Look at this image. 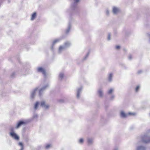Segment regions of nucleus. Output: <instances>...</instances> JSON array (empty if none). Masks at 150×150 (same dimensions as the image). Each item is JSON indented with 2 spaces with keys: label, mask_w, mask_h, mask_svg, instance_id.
Returning a JSON list of instances; mask_svg holds the SVG:
<instances>
[{
  "label": "nucleus",
  "mask_w": 150,
  "mask_h": 150,
  "mask_svg": "<svg viewBox=\"0 0 150 150\" xmlns=\"http://www.w3.org/2000/svg\"><path fill=\"white\" fill-rule=\"evenodd\" d=\"M66 48L65 47H64L63 45L60 46L58 50V52L59 53H60L61 52L64 50Z\"/></svg>",
  "instance_id": "obj_14"
},
{
  "label": "nucleus",
  "mask_w": 150,
  "mask_h": 150,
  "mask_svg": "<svg viewBox=\"0 0 150 150\" xmlns=\"http://www.w3.org/2000/svg\"><path fill=\"white\" fill-rule=\"evenodd\" d=\"M128 114L129 115H134V113H131V112L129 113Z\"/></svg>",
  "instance_id": "obj_41"
},
{
  "label": "nucleus",
  "mask_w": 150,
  "mask_h": 150,
  "mask_svg": "<svg viewBox=\"0 0 150 150\" xmlns=\"http://www.w3.org/2000/svg\"><path fill=\"white\" fill-rule=\"evenodd\" d=\"M62 40L61 38H59L55 40L53 42V45H54L56 43L59 42Z\"/></svg>",
  "instance_id": "obj_21"
},
{
  "label": "nucleus",
  "mask_w": 150,
  "mask_h": 150,
  "mask_svg": "<svg viewBox=\"0 0 150 150\" xmlns=\"http://www.w3.org/2000/svg\"><path fill=\"white\" fill-rule=\"evenodd\" d=\"M114 97H115V96L114 95H112L111 97V100L113 98H114Z\"/></svg>",
  "instance_id": "obj_38"
},
{
  "label": "nucleus",
  "mask_w": 150,
  "mask_h": 150,
  "mask_svg": "<svg viewBox=\"0 0 150 150\" xmlns=\"http://www.w3.org/2000/svg\"><path fill=\"white\" fill-rule=\"evenodd\" d=\"M10 132H9V134H11V133H13L15 132V128H14L13 127H11L9 129Z\"/></svg>",
  "instance_id": "obj_18"
},
{
  "label": "nucleus",
  "mask_w": 150,
  "mask_h": 150,
  "mask_svg": "<svg viewBox=\"0 0 150 150\" xmlns=\"http://www.w3.org/2000/svg\"><path fill=\"white\" fill-rule=\"evenodd\" d=\"M40 105L43 108L46 110L49 109L50 107V105L44 101H41Z\"/></svg>",
  "instance_id": "obj_3"
},
{
  "label": "nucleus",
  "mask_w": 150,
  "mask_h": 150,
  "mask_svg": "<svg viewBox=\"0 0 150 150\" xmlns=\"http://www.w3.org/2000/svg\"><path fill=\"white\" fill-rule=\"evenodd\" d=\"M29 121L27 120H23L18 121L16 124L15 128L18 129L22 125H25Z\"/></svg>",
  "instance_id": "obj_1"
},
{
  "label": "nucleus",
  "mask_w": 150,
  "mask_h": 150,
  "mask_svg": "<svg viewBox=\"0 0 150 150\" xmlns=\"http://www.w3.org/2000/svg\"><path fill=\"white\" fill-rule=\"evenodd\" d=\"M48 86V85L47 84L45 86L43 87L40 89L39 92V95L40 96H41L42 95L45 90Z\"/></svg>",
  "instance_id": "obj_7"
},
{
  "label": "nucleus",
  "mask_w": 150,
  "mask_h": 150,
  "mask_svg": "<svg viewBox=\"0 0 150 150\" xmlns=\"http://www.w3.org/2000/svg\"><path fill=\"white\" fill-rule=\"evenodd\" d=\"M120 48V46H118V45L116 47V48L117 50L119 49Z\"/></svg>",
  "instance_id": "obj_35"
},
{
  "label": "nucleus",
  "mask_w": 150,
  "mask_h": 150,
  "mask_svg": "<svg viewBox=\"0 0 150 150\" xmlns=\"http://www.w3.org/2000/svg\"><path fill=\"white\" fill-rule=\"evenodd\" d=\"M51 147V145L50 144H47L45 147V148L47 149H49Z\"/></svg>",
  "instance_id": "obj_31"
},
{
  "label": "nucleus",
  "mask_w": 150,
  "mask_h": 150,
  "mask_svg": "<svg viewBox=\"0 0 150 150\" xmlns=\"http://www.w3.org/2000/svg\"><path fill=\"white\" fill-rule=\"evenodd\" d=\"M127 115L123 111H121L120 112V117L122 118H125L127 117Z\"/></svg>",
  "instance_id": "obj_17"
},
{
  "label": "nucleus",
  "mask_w": 150,
  "mask_h": 150,
  "mask_svg": "<svg viewBox=\"0 0 150 150\" xmlns=\"http://www.w3.org/2000/svg\"><path fill=\"white\" fill-rule=\"evenodd\" d=\"M112 12L114 14H117L120 12V9L116 7H112Z\"/></svg>",
  "instance_id": "obj_9"
},
{
  "label": "nucleus",
  "mask_w": 150,
  "mask_h": 150,
  "mask_svg": "<svg viewBox=\"0 0 150 150\" xmlns=\"http://www.w3.org/2000/svg\"><path fill=\"white\" fill-rule=\"evenodd\" d=\"M79 143L80 144H83V142H84V140L83 138H80L79 139Z\"/></svg>",
  "instance_id": "obj_25"
},
{
  "label": "nucleus",
  "mask_w": 150,
  "mask_h": 150,
  "mask_svg": "<svg viewBox=\"0 0 150 150\" xmlns=\"http://www.w3.org/2000/svg\"><path fill=\"white\" fill-rule=\"evenodd\" d=\"M15 74V73H13L12 74H11V76L12 77H13V75H14Z\"/></svg>",
  "instance_id": "obj_40"
},
{
  "label": "nucleus",
  "mask_w": 150,
  "mask_h": 150,
  "mask_svg": "<svg viewBox=\"0 0 150 150\" xmlns=\"http://www.w3.org/2000/svg\"><path fill=\"white\" fill-rule=\"evenodd\" d=\"M132 55H130L129 56V57H128V59H129L130 60V59H132Z\"/></svg>",
  "instance_id": "obj_34"
},
{
  "label": "nucleus",
  "mask_w": 150,
  "mask_h": 150,
  "mask_svg": "<svg viewBox=\"0 0 150 150\" xmlns=\"http://www.w3.org/2000/svg\"><path fill=\"white\" fill-rule=\"evenodd\" d=\"M82 87H80L78 88L76 91V98H79L81 94V93L82 90Z\"/></svg>",
  "instance_id": "obj_8"
},
{
  "label": "nucleus",
  "mask_w": 150,
  "mask_h": 150,
  "mask_svg": "<svg viewBox=\"0 0 150 150\" xmlns=\"http://www.w3.org/2000/svg\"><path fill=\"white\" fill-rule=\"evenodd\" d=\"M80 0H74V2L71 4V8L72 10H75L77 7L78 3Z\"/></svg>",
  "instance_id": "obj_4"
},
{
  "label": "nucleus",
  "mask_w": 150,
  "mask_h": 150,
  "mask_svg": "<svg viewBox=\"0 0 150 150\" xmlns=\"http://www.w3.org/2000/svg\"><path fill=\"white\" fill-rule=\"evenodd\" d=\"M38 115L36 114H34L33 117V118L35 119V118H38Z\"/></svg>",
  "instance_id": "obj_30"
},
{
  "label": "nucleus",
  "mask_w": 150,
  "mask_h": 150,
  "mask_svg": "<svg viewBox=\"0 0 150 150\" xmlns=\"http://www.w3.org/2000/svg\"><path fill=\"white\" fill-rule=\"evenodd\" d=\"M105 120V118H104L103 117H102L101 118H100V120L102 121V122H103L104 121V120Z\"/></svg>",
  "instance_id": "obj_33"
},
{
  "label": "nucleus",
  "mask_w": 150,
  "mask_h": 150,
  "mask_svg": "<svg viewBox=\"0 0 150 150\" xmlns=\"http://www.w3.org/2000/svg\"><path fill=\"white\" fill-rule=\"evenodd\" d=\"M147 35L148 37L149 38V41L150 42V34L147 33Z\"/></svg>",
  "instance_id": "obj_32"
},
{
  "label": "nucleus",
  "mask_w": 150,
  "mask_h": 150,
  "mask_svg": "<svg viewBox=\"0 0 150 150\" xmlns=\"http://www.w3.org/2000/svg\"><path fill=\"white\" fill-rule=\"evenodd\" d=\"M87 142L88 145H91L93 142V139L92 138H88L87 139Z\"/></svg>",
  "instance_id": "obj_12"
},
{
  "label": "nucleus",
  "mask_w": 150,
  "mask_h": 150,
  "mask_svg": "<svg viewBox=\"0 0 150 150\" xmlns=\"http://www.w3.org/2000/svg\"><path fill=\"white\" fill-rule=\"evenodd\" d=\"M98 93L99 96L100 97H102L103 96V92L102 90L101 89H99L98 91Z\"/></svg>",
  "instance_id": "obj_11"
},
{
  "label": "nucleus",
  "mask_w": 150,
  "mask_h": 150,
  "mask_svg": "<svg viewBox=\"0 0 150 150\" xmlns=\"http://www.w3.org/2000/svg\"><path fill=\"white\" fill-rule=\"evenodd\" d=\"M140 86L139 85L137 86L135 88V91L136 92H137L139 91V89L140 88Z\"/></svg>",
  "instance_id": "obj_28"
},
{
  "label": "nucleus",
  "mask_w": 150,
  "mask_h": 150,
  "mask_svg": "<svg viewBox=\"0 0 150 150\" xmlns=\"http://www.w3.org/2000/svg\"><path fill=\"white\" fill-rule=\"evenodd\" d=\"M114 91V89L113 88H110L108 91V93L109 94H111Z\"/></svg>",
  "instance_id": "obj_23"
},
{
  "label": "nucleus",
  "mask_w": 150,
  "mask_h": 150,
  "mask_svg": "<svg viewBox=\"0 0 150 150\" xmlns=\"http://www.w3.org/2000/svg\"><path fill=\"white\" fill-rule=\"evenodd\" d=\"M106 14L107 16H108L109 15V11L108 9H107L105 11Z\"/></svg>",
  "instance_id": "obj_29"
},
{
  "label": "nucleus",
  "mask_w": 150,
  "mask_h": 150,
  "mask_svg": "<svg viewBox=\"0 0 150 150\" xmlns=\"http://www.w3.org/2000/svg\"><path fill=\"white\" fill-rule=\"evenodd\" d=\"M142 141L145 143H148L150 142V137L147 135H144L142 137Z\"/></svg>",
  "instance_id": "obj_2"
},
{
  "label": "nucleus",
  "mask_w": 150,
  "mask_h": 150,
  "mask_svg": "<svg viewBox=\"0 0 150 150\" xmlns=\"http://www.w3.org/2000/svg\"><path fill=\"white\" fill-rule=\"evenodd\" d=\"M89 54H90V52H88L87 54H86V56L84 57V58H83V59L84 60H86V58L88 57V56Z\"/></svg>",
  "instance_id": "obj_26"
},
{
  "label": "nucleus",
  "mask_w": 150,
  "mask_h": 150,
  "mask_svg": "<svg viewBox=\"0 0 150 150\" xmlns=\"http://www.w3.org/2000/svg\"><path fill=\"white\" fill-rule=\"evenodd\" d=\"M18 145L21 146V149H23V143L22 142H19L18 143Z\"/></svg>",
  "instance_id": "obj_27"
},
{
  "label": "nucleus",
  "mask_w": 150,
  "mask_h": 150,
  "mask_svg": "<svg viewBox=\"0 0 150 150\" xmlns=\"http://www.w3.org/2000/svg\"><path fill=\"white\" fill-rule=\"evenodd\" d=\"M38 88H36L31 91L30 96L31 98L33 99L34 98L35 95L36 93L38 90Z\"/></svg>",
  "instance_id": "obj_10"
},
{
  "label": "nucleus",
  "mask_w": 150,
  "mask_h": 150,
  "mask_svg": "<svg viewBox=\"0 0 150 150\" xmlns=\"http://www.w3.org/2000/svg\"><path fill=\"white\" fill-rule=\"evenodd\" d=\"M39 104V103L38 102H36L34 104V109L35 110H36L38 108V105Z\"/></svg>",
  "instance_id": "obj_19"
},
{
  "label": "nucleus",
  "mask_w": 150,
  "mask_h": 150,
  "mask_svg": "<svg viewBox=\"0 0 150 150\" xmlns=\"http://www.w3.org/2000/svg\"><path fill=\"white\" fill-rule=\"evenodd\" d=\"M70 45V42H69L67 41L64 43L63 46H64V47H65V48L66 49V48L69 47Z\"/></svg>",
  "instance_id": "obj_15"
},
{
  "label": "nucleus",
  "mask_w": 150,
  "mask_h": 150,
  "mask_svg": "<svg viewBox=\"0 0 150 150\" xmlns=\"http://www.w3.org/2000/svg\"><path fill=\"white\" fill-rule=\"evenodd\" d=\"M108 40H110V34H109L108 35Z\"/></svg>",
  "instance_id": "obj_36"
},
{
  "label": "nucleus",
  "mask_w": 150,
  "mask_h": 150,
  "mask_svg": "<svg viewBox=\"0 0 150 150\" xmlns=\"http://www.w3.org/2000/svg\"><path fill=\"white\" fill-rule=\"evenodd\" d=\"M64 77V74L63 73H60L59 75V79L62 80Z\"/></svg>",
  "instance_id": "obj_24"
},
{
  "label": "nucleus",
  "mask_w": 150,
  "mask_h": 150,
  "mask_svg": "<svg viewBox=\"0 0 150 150\" xmlns=\"http://www.w3.org/2000/svg\"><path fill=\"white\" fill-rule=\"evenodd\" d=\"M37 16V13L36 12H34L31 15L30 20L32 21H33L36 18Z\"/></svg>",
  "instance_id": "obj_13"
},
{
  "label": "nucleus",
  "mask_w": 150,
  "mask_h": 150,
  "mask_svg": "<svg viewBox=\"0 0 150 150\" xmlns=\"http://www.w3.org/2000/svg\"><path fill=\"white\" fill-rule=\"evenodd\" d=\"M8 3L9 4L11 2V0H7Z\"/></svg>",
  "instance_id": "obj_39"
},
{
  "label": "nucleus",
  "mask_w": 150,
  "mask_h": 150,
  "mask_svg": "<svg viewBox=\"0 0 150 150\" xmlns=\"http://www.w3.org/2000/svg\"><path fill=\"white\" fill-rule=\"evenodd\" d=\"M71 28V25L70 23H69L68 26V28L67 29L66 31V33L67 34L68 33L70 30V29Z\"/></svg>",
  "instance_id": "obj_22"
},
{
  "label": "nucleus",
  "mask_w": 150,
  "mask_h": 150,
  "mask_svg": "<svg viewBox=\"0 0 150 150\" xmlns=\"http://www.w3.org/2000/svg\"><path fill=\"white\" fill-rule=\"evenodd\" d=\"M9 135L11 138L15 140L18 141L19 140L20 137L15 132L11 133Z\"/></svg>",
  "instance_id": "obj_5"
},
{
  "label": "nucleus",
  "mask_w": 150,
  "mask_h": 150,
  "mask_svg": "<svg viewBox=\"0 0 150 150\" xmlns=\"http://www.w3.org/2000/svg\"><path fill=\"white\" fill-rule=\"evenodd\" d=\"M23 149H21L20 150H23Z\"/></svg>",
  "instance_id": "obj_44"
},
{
  "label": "nucleus",
  "mask_w": 150,
  "mask_h": 150,
  "mask_svg": "<svg viewBox=\"0 0 150 150\" xmlns=\"http://www.w3.org/2000/svg\"><path fill=\"white\" fill-rule=\"evenodd\" d=\"M0 1H1V3H3V1H4V0H0Z\"/></svg>",
  "instance_id": "obj_43"
},
{
  "label": "nucleus",
  "mask_w": 150,
  "mask_h": 150,
  "mask_svg": "<svg viewBox=\"0 0 150 150\" xmlns=\"http://www.w3.org/2000/svg\"><path fill=\"white\" fill-rule=\"evenodd\" d=\"M142 72V70H139L138 71V74H140Z\"/></svg>",
  "instance_id": "obj_37"
},
{
  "label": "nucleus",
  "mask_w": 150,
  "mask_h": 150,
  "mask_svg": "<svg viewBox=\"0 0 150 150\" xmlns=\"http://www.w3.org/2000/svg\"><path fill=\"white\" fill-rule=\"evenodd\" d=\"M38 72L42 73L45 76H46L45 70L43 68L41 67H38L37 69Z\"/></svg>",
  "instance_id": "obj_6"
},
{
  "label": "nucleus",
  "mask_w": 150,
  "mask_h": 150,
  "mask_svg": "<svg viewBox=\"0 0 150 150\" xmlns=\"http://www.w3.org/2000/svg\"><path fill=\"white\" fill-rule=\"evenodd\" d=\"M118 150V149L117 148H115L114 150Z\"/></svg>",
  "instance_id": "obj_42"
},
{
  "label": "nucleus",
  "mask_w": 150,
  "mask_h": 150,
  "mask_svg": "<svg viewBox=\"0 0 150 150\" xmlns=\"http://www.w3.org/2000/svg\"><path fill=\"white\" fill-rule=\"evenodd\" d=\"M136 150H146V149L143 146H139L137 147Z\"/></svg>",
  "instance_id": "obj_20"
},
{
  "label": "nucleus",
  "mask_w": 150,
  "mask_h": 150,
  "mask_svg": "<svg viewBox=\"0 0 150 150\" xmlns=\"http://www.w3.org/2000/svg\"><path fill=\"white\" fill-rule=\"evenodd\" d=\"M113 77V74L112 73H110L108 76V79L109 81L111 82L112 81V78Z\"/></svg>",
  "instance_id": "obj_16"
}]
</instances>
